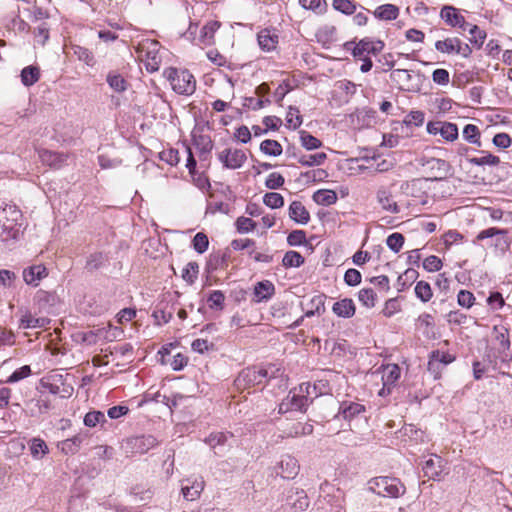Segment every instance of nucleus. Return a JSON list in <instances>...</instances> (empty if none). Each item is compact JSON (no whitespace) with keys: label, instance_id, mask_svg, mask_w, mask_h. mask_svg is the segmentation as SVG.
<instances>
[{"label":"nucleus","instance_id":"39","mask_svg":"<svg viewBox=\"0 0 512 512\" xmlns=\"http://www.w3.org/2000/svg\"><path fill=\"white\" fill-rule=\"evenodd\" d=\"M415 294L422 302H428L433 296L430 284L426 281L417 282Z\"/></svg>","mask_w":512,"mask_h":512},{"label":"nucleus","instance_id":"4","mask_svg":"<svg viewBox=\"0 0 512 512\" xmlns=\"http://www.w3.org/2000/svg\"><path fill=\"white\" fill-rule=\"evenodd\" d=\"M268 374V369L256 366L247 367L239 373L235 379V384L238 388L244 389L257 386L267 380Z\"/></svg>","mask_w":512,"mask_h":512},{"label":"nucleus","instance_id":"32","mask_svg":"<svg viewBox=\"0 0 512 512\" xmlns=\"http://www.w3.org/2000/svg\"><path fill=\"white\" fill-rule=\"evenodd\" d=\"M463 137L466 141L471 144H476L477 146H481L480 141V131L479 128L474 124H467L463 129Z\"/></svg>","mask_w":512,"mask_h":512},{"label":"nucleus","instance_id":"31","mask_svg":"<svg viewBox=\"0 0 512 512\" xmlns=\"http://www.w3.org/2000/svg\"><path fill=\"white\" fill-rule=\"evenodd\" d=\"M106 81L116 92H123L127 89L126 80L116 72H109Z\"/></svg>","mask_w":512,"mask_h":512},{"label":"nucleus","instance_id":"18","mask_svg":"<svg viewBox=\"0 0 512 512\" xmlns=\"http://www.w3.org/2000/svg\"><path fill=\"white\" fill-rule=\"evenodd\" d=\"M203 489L204 480L200 477L199 479H195L191 485L182 486L181 491L185 499L193 501L200 496Z\"/></svg>","mask_w":512,"mask_h":512},{"label":"nucleus","instance_id":"23","mask_svg":"<svg viewBox=\"0 0 512 512\" xmlns=\"http://www.w3.org/2000/svg\"><path fill=\"white\" fill-rule=\"evenodd\" d=\"M313 200L322 206H330L337 201V194L333 190L320 189L313 194Z\"/></svg>","mask_w":512,"mask_h":512},{"label":"nucleus","instance_id":"40","mask_svg":"<svg viewBox=\"0 0 512 512\" xmlns=\"http://www.w3.org/2000/svg\"><path fill=\"white\" fill-rule=\"evenodd\" d=\"M260 150L270 156H278L282 153V146L275 140H264L260 144Z\"/></svg>","mask_w":512,"mask_h":512},{"label":"nucleus","instance_id":"5","mask_svg":"<svg viewBox=\"0 0 512 512\" xmlns=\"http://www.w3.org/2000/svg\"><path fill=\"white\" fill-rule=\"evenodd\" d=\"M446 461L438 455H431L427 460L423 462L424 476L434 481H440L446 470Z\"/></svg>","mask_w":512,"mask_h":512},{"label":"nucleus","instance_id":"28","mask_svg":"<svg viewBox=\"0 0 512 512\" xmlns=\"http://www.w3.org/2000/svg\"><path fill=\"white\" fill-rule=\"evenodd\" d=\"M48 446L44 440L33 438L30 441V453L35 459H42L48 453Z\"/></svg>","mask_w":512,"mask_h":512},{"label":"nucleus","instance_id":"25","mask_svg":"<svg viewBox=\"0 0 512 512\" xmlns=\"http://www.w3.org/2000/svg\"><path fill=\"white\" fill-rule=\"evenodd\" d=\"M274 291V286L269 281H261L254 287V296L256 302L268 300Z\"/></svg>","mask_w":512,"mask_h":512},{"label":"nucleus","instance_id":"17","mask_svg":"<svg viewBox=\"0 0 512 512\" xmlns=\"http://www.w3.org/2000/svg\"><path fill=\"white\" fill-rule=\"evenodd\" d=\"M290 219L305 225L310 220V213L301 202L294 201L290 204Z\"/></svg>","mask_w":512,"mask_h":512},{"label":"nucleus","instance_id":"44","mask_svg":"<svg viewBox=\"0 0 512 512\" xmlns=\"http://www.w3.org/2000/svg\"><path fill=\"white\" fill-rule=\"evenodd\" d=\"M104 422H106V418L101 411H90L84 417V425L87 427H95Z\"/></svg>","mask_w":512,"mask_h":512},{"label":"nucleus","instance_id":"58","mask_svg":"<svg viewBox=\"0 0 512 512\" xmlns=\"http://www.w3.org/2000/svg\"><path fill=\"white\" fill-rule=\"evenodd\" d=\"M344 281L348 286H356L361 282V273L356 269H348L345 272Z\"/></svg>","mask_w":512,"mask_h":512},{"label":"nucleus","instance_id":"22","mask_svg":"<svg viewBox=\"0 0 512 512\" xmlns=\"http://www.w3.org/2000/svg\"><path fill=\"white\" fill-rule=\"evenodd\" d=\"M20 77L22 84L26 87H30L39 80L40 69L34 65L26 66L22 69Z\"/></svg>","mask_w":512,"mask_h":512},{"label":"nucleus","instance_id":"47","mask_svg":"<svg viewBox=\"0 0 512 512\" xmlns=\"http://www.w3.org/2000/svg\"><path fill=\"white\" fill-rule=\"evenodd\" d=\"M263 202L270 208H279L284 204V198L276 192H269L264 195Z\"/></svg>","mask_w":512,"mask_h":512},{"label":"nucleus","instance_id":"15","mask_svg":"<svg viewBox=\"0 0 512 512\" xmlns=\"http://www.w3.org/2000/svg\"><path fill=\"white\" fill-rule=\"evenodd\" d=\"M335 315L341 318H351L355 315L356 307L351 298H343L332 306Z\"/></svg>","mask_w":512,"mask_h":512},{"label":"nucleus","instance_id":"11","mask_svg":"<svg viewBox=\"0 0 512 512\" xmlns=\"http://www.w3.org/2000/svg\"><path fill=\"white\" fill-rule=\"evenodd\" d=\"M376 199L383 210L392 214H398L400 212V207L393 201L392 193L386 187H380L377 190Z\"/></svg>","mask_w":512,"mask_h":512},{"label":"nucleus","instance_id":"14","mask_svg":"<svg viewBox=\"0 0 512 512\" xmlns=\"http://www.w3.org/2000/svg\"><path fill=\"white\" fill-rule=\"evenodd\" d=\"M400 377V368L396 364H388L383 368L382 380H383V388L379 392L380 395L385 394V390L387 389V393H390V387L395 384V382Z\"/></svg>","mask_w":512,"mask_h":512},{"label":"nucleus","instance_id":"37","mask_svg":"<svg viewBox=\"0 0 512 512\" xmlns=\"http://www.w3.org/2000/svg\"><path fill=\"white\" fill-rule=\"evenodd\" d=\"M364 160L368 163V165L366 167L369 168V170L374 171V172H385L392 168V163L387 160L377 161V158H375V157H372V158L365 157Z\"/></svg>","mask_w":512,"mask_h":512},{"label":"nucleus","instance_id":"48","mask_svg":"<svg viewBox=\"0 0 512 512\" xmlns=\"http://www.w3.org/2000/svg\"><path fill=\"white\" fill-rule=\"evenodd\" d=\"M386 244L393 252L397 253L404 244V236L401 233H392L387 237Z\"/></svg>","mask_w":512,"mask_h":512},{"label":"nucleus","instance_id":"3","mask_svg":"<svg viewBox=\"0 0 512 512\" xmlns=\"http://www.w3.org/2000/svg\"><path fill=\"white\" fill-rule=\"evenodd\" d=\"M163 76L170 82L172 89L178 94L191 95L196 89V80L187 70L168 67L164 70Z\"/></svg>","mask_w":512,"mask_h":512},{"label":"nucleus","instance_id":"63","mask_svg":"<svg viewBox=\"0 0 512 512\" xmlns=\"http://www.w3.org/2000/svg\"><path fill=\"white\" fill-rule=\"evenodd\" d=\"M512 139L506 133H498L493 137V144L498 148H508L511 146Z\"/></svg>","mask_w":512,"mask_h":512},{"label":"nucleus","instance_id":"26","mask_svg":"<svg viewBox=\"0 0 512 512\" xmlns=\"http://www.w3.org/2000/svg\"><path fill=\"white\" fill-rule=\"evenodd\" d=\"M482 156L468 158V162L474 166H497L500 163V158L486 151H480Z\"/></svg>","mask_w":512,"mask_h":512},{"label":"nucleus","instance_id":"51","mask_svg":"<svg viewBox=\"0 0 512 512\" xmlns=\"http://www.w3.org/2000/svg\"><path fill=\"white\" fill-rule=\"evenodd\" d=\"M31 375V368L29 365H24L16 369L7 379V383H15Z\"/></svg>","mask_w":512,"mask_h":512},{"label":"nucleus","instance_id":"24","mask_svg":"<svg viewBox=\"0 0 512 512\" xmlns=\"http://www.w3.org/2000/svg\"><path fill=\"white\" fill-rule=\"evenodd\" d=\"M399 15V8L393 4H384L376 8L374 16L381 20H395Z\"/></svg>","mask_w":512,"mask_h":512},{"label":"nucleus","instance_id":"33","mask_svg":"<svg viewBox=\"0 0 512 512\" xmlns=\"http://www.w3.org/2000/svg\"><path fill=\"white\" fill-rule=\"evenodd\" d=\"M294 495L296 498L292 502V508L296 512H301L309 507V499L307 493L303 489H296Z\"/></svg>","mask_w":512,"mask_h":512},{"label":"nucleus","instance_id":"49","mask_svg":"<svg viewBox=\"0 0 512 512\" xmlns=\"http://www.w3.org/2000/svg\"><path fill=\"white\" fill-rule=\"evenodd\" d=\"M71 50L80 61H83L86 64H91L93 62V55L87 48L79 45H72Z\"/></svg>","mask_w":512,"mask_h":512},{"label":"nucleus","instance_id":"61","mask_svg":"<svg viewBox=\"0 0 512 512\" xmlns=\"http://www.w3.org/2000/svg\"><path fill=\"white\" fill-rule=\"evenodd\" d=\"M284 177L276 172L271 173L266 179V186L269 189H277L284 184Z\"/></svg>","mask_w":512,"mask_h":512},{"label":"nucleus","instance_id":"21","mask_svg":"<svg viewBox=\"0 0 512 512\" xmlns=\"http://www.w3.org/2000/svg\"><path fill=\"white\" fill-rule=\"evenodd\" d=\"M83 440L84 436L79 434L59 442L58 447L65 454H75L79 451Z\"/></svg>","mask_w":512,"mask_h":512},{"label":"nucleus","instance_id":"56","mask_svg":"<svg viewBox=\"0 0 512 512\" xmlns=\"http://www.w3.org/2000/svg\"><path fill=\"white\" fill-rule=\"evenodd\" d=\"M236 226L239 232L247 233L256 227V223L252 219L242 216L237 219Z\"/></svg>","mask_w":512,"mask_h":512},{"label":"nucleus","instance_id":"46","mask_svg":"<svg viewBox=\"0 0 512 512\" xmlns=\"http://www.w3.org/2000/svg\"><path fill=\"white\" fill-rule=\"evenodd\" d=\"M30 403L34 404V406L36 408V410H34V409L31 410L32 416L36 415L37 413L38 414L47 413L52 408L50 400L46 399V398L40 397L38 399H32L30 401Z\"/></svg>","mask_w":512,"mask_h":512},{"label":"nucleus","instance_id":"50","mask_svg":"<svg viewBox=\"0 0 512 512\" xmlns=\"http://www.w3.org/2000/svg\"><path fill=\"white\" fill-rule=\"evenodd\" d=\"M224 300V293L220 290H215L208 297L209 307L212 309L216 308L221 310L223 309Z\"/></svg>","mask_w":512,"mask_h":512},{"label":"nucleus","instance_id":"42","mask_svg":"<svg viewBox=\"0 0 512 512\" xmlns=\"http://www.w3.org/2000/svg\"><path fill=\"white\" fill-rule=\"evenodd\" d=\"M469 34L471 35L470 42L477 48H481L487 36L486 32L477 25H473L469 28Z\"/></svg>","mask_w":512,"mask_h":512},{"label":"nucleus","instance_id":"35","mask_svg":"<svg viewBox=\"0 0 512 512\" xmlns=\"http://www.w3.org/2000/svg\"><path fill=\"white\" fill-rule=\"evenodd\" d=\"M105 261L106 256L102 252H94L88 256L85 268L91 272L98 270Z\"/></svg>","mask_w":512,"mask_h":512},{"label":"nucleus","instance_id":"38","mask_svg":"<svg viewBox=\"0 0 512 512\" xmlns=\"http://www.w3.org/2000/svg\"><path fill=\"white\" fill-rule=\"evenodd\" d=\"M277 36L270 35L269 31H261L258 34V43L263 50L270 51L275 48Z\"/></svg>","mask_w":512,"mask_h":512},{"label":"nucleus","instance_id":"30","mask_svg":"<svg viewBox=\"0 0 512 512\" xmlns=\"http://www.w3.org/2000/svg\"><path fill=\"white\" fill-rule=\"evenodd\" d=\"M358 300L367 308H373L377 301V294L372 288H363L358 292Z\"/></svg>","mask_w":512,"mask_h":512},{"label":"nucleus","instance_id":"57","mask_svg":"<svg viewBox=\"0 0 512 512\" xmlns=\"http://www.w3.org/2000/svg\"><path fill=\"white\" fill-rule=\"evenodd\" d=\"M500 234H507V231L504 229H498L495 227H491V228L480 231L476 236V240L482 241L484 239L494 238L495 236H499Z\"/></svg>","mask_w":512,"mask_h":512},{"label":"nucleus","instance_id":"2","mask_svg":"<svg viewBox=\"0 0 512 512\" xmlns=\"http://www.w3.org/2000/svg\"><path fill=\"white\" fill-rule=\"evenodd\" d=\"M368 488L373 493L388 498H398L405 494L406 487L395 477L380 476L368 482Z\"/></svg>","mask_w":512,"mask_h":512},{"label":"nucleus","instance_id":"8","mask_svg":"<svg viewBox=\"0 0 512 512\" xmlns=\"http://www.w3.org/2000/svg\"><path fill=\"white\" fill-rule=\"evenodd\" d=\"M384 48V43L380 40L372 41L370 39H362L353 49V55L355 57H362L365 54L376 55L380 53Z\"/></svg>","mask_w":512,"mask_h":512},{"label":"nucleus","instance_id":"64","mask_svg":"<svg viewBox=\"0 0 512 512\" xmlns=\"http://www.w3.org/2000/svg\"><path fill=\"white\" fill-rule=\"evenodd\" d=\"M432 79L436 84L447 85L449 83V72L446 69H436L432 73Z\"/></svg>","mask_w":512,"mask_h":512},{"label":"nucleus","instance_id":"12","mask_svg":"<svg viewBox=\"0 0 512 512\" xmlns=\"http://www.w3.org/2000/svg\"><path fill=\"white\" fill-rule=\"evenodd\" d=\"M48 275L47 269L44 265H32L23 270V279L26 284L34 287L39 285L40 280Z\"/></svg>","mask_w":512,"mask_h":512},{"label":"nucleus","instance_id":"41","mask_svg":"<svg viewBox=\"0 0 512 512\" xmlns=\"http://www.w3.org/2000/svg\"><path fill=\"white\" fill-rule=\"evenodd\" d=\"M332 6L335 10L345 14L352 15L356 11V4L351 0H333Z\"/></svg>","mask_w":512,"mask_h":512},{"label":"nucleus","instance_id":"53","mask_svg":"<svg viewBox=\"0 0 512 512\" xmlns=\"http://www.w3.org/2000/svg\"><path fill=\"white\" fill-rule=\"evenodd\" d=\"M160 158H161V160L167 162L171 166L177 165L180 161V156H179L178 150L172 149V148L163 150L160 153Z\"/></svg>","mask_w":512,"mask_h":512},{"label":"nucleus","instance_id":"29","mask_svg":"<svg viewBox=\"0 0 512 512\" xmlns=\"http://www.w3.org/2000/svg\"><path fill=\"white\" fill-rule=\"evenodd\" d=\"M458 39L457 37L453 38H446L444 40L436 41L435 43V49L441 53L446 54H456V49L458 46Z\"/></svg>","mask_w":512,"mask_h":512},{"label":"nucleus","instance_id":"52","mask_svg":"<svg viewBox=\"0 0 512 512\" xmlns=\"http://www.w3.org/2000/svg\"><path fill=\"white\" fill-rule=\"evenodd\" d=\"M423 267L429 272H436L442 268V261L439 257L430 255L424 259Z\"/></svg>","mask_w":512,"mask_h":512},{"label":"nucleus","instance_id":"7","mask_svg":"<svg viewBox=\"0 0 512 512\" xmlns=\"http://www.w3.org/2000/svg\"><path fill=\"white\" fill-rule=\"evenodd\" d=\"M390 79L399 89L404 91H417L418 85L413 83V76L405 69H395L390 74Z\"/></svg>","mask_w":512,"mask_h":512},{"label":"nucleus","instance_id":"55","mask_svg":"<svg viewBox=\"0 0 512 512\" xmlns=\"http://www.w3.org/2000/svg\"><path fill=\"white\" fill-rule=\"evenodd\" d=\"M308 406V398L306 396L293 395L290 400V411H304Z\"/></svg>","mask_w":512,"mask_h":512},{"label":"nucleus","instance_id":"13","mask_svg":"<svg viewBox=\"0 0 512 512\" xmlns=\"http://www.w3.org/2000/svg\"><path fill=\"white\" fill-rule=\"evenodd\" d=\"M128 443L132 446L135 452L143 454L158 444V440L153 435H141L130 438Z\"/></svg>","mask_w":512,"mask_h":512},{"label":"nucleus","instance_id":"20","mask_svg":"<svg viewBox=\"0 0 512 512\" xmlns=\"http://www.w3.org/2000/svg\"><path fill=\"white\" fill-rule=\"evenodd\" d=\"M325 298L323 294L312 297L306 304L307 309L305 315L310 317L314 314H323L325 312Z\"/></svg>","mask_w":512,"mask_h":512},{"label":"nucleus","instance_id":"36","mask_svg":"<svg viewBox=\"0 0 512 512\" xmlns=\"http://www.w3.org/2000/svg\"><path fill=\"white\" fill-rule=\"evenodd\" d=\"M440 135L447 141H454L458 138V128L454 123L443 122L439 128Z\"/></svg>","mask_w":512,"mask_h":512},{"label":"nucleus","instance_id":"10","mask_svg":"<svg viewBox=\"0 0 512 512\" xmlns=\"http://www.w3.org/2000/svg\"><path fill=\"white\" fill-rule=\"evenodd\" d=\"M427 167L430 171V177L434 180L446 178L451 171L450 164L443 159L432 158L427 162Z\"/></svg>","mask_w":512,"mask_h":512},{"label":"nucleus","instance_id":"60","mask_svg":"<svg viewBox=\"0 0 512 512\" xmlns=\"http://www.w3.org/2000/svg\"><path fill=\"white\" fill-rule=\"evenodd\" d=\"M494 331L496 333V340L499 342V345L501 346L502 350L509 349L510 341L507 330L504 329L503 327L500 329L494 327Z\"/></svg>","mask_w":512,"mask_h":512},{"label":"nucleus","instance_id":"45","mask_svg":"<svg viewBox=\"0 0 512 512\" xmlns=\"http://www.w3.org/2000/svg\"><path fill=\"white\" fill-rule=\"evenodd\" d=\"M193 248L199 254L204 253L208 249L209 240L206 234L198 232L192 240Z\"/></svg>","mask_w":512,"mask_h":512},{"label":"nucleus","instance_id":"54","mask_svg":"<svg viewBox=\"0 0 512 512\" xmlns=\"http://www.w3.org/2000/svg\"><path fill=\"white\" fill-rule=\"evenodd\" d=\"M458 304L465 308H470L475 301L474 295L467 290H460L457 296Z\"/></svg>","mask_w":512,"mask_h":512},{"label":"nucleus","instance_id":"19","mask_svg":"<svg viewBox=\"0 0 512 512\" xmlns=\"http://www.w3.org/2000/svg\"><path fill=\"white\" fill-rule=\"evenodd\" d=\"M48 323L46 318H35L31 315L28 310L22 312L19 328L22 329H30V328H41L44 327L45 324Z\"/></svg>","mask_w":512,"mask_h":512},{"label":"nucleus","instance_id":"6","mask_svg":"<svg viewBox=\"0 0 512 512\" xmlns=\"http://www.w3.org/2000/svg\"><path fill=\"white\" fill-rule=\"evenodd\" d=\"M246 159V154L241 149L226 148L218 153V160L227 169L234 170L242 167Z\"/></svg>","mask_w":512,"mask_h":512},{"label":"nucleus","instance_id":"1","mask_svg":"<svg viewBox=\"0 0 512 512\" xmlns=\"http://www.w3.org/2000/svg\"><path fill=\"white\" fill-rule=\"evenodd\" d=\"M21 211L15 205L0 207V239L6 244L16 241L21 234Z\"/></svg>","mask_w":512,"mask_h":512},{"label":"nucleus","instance_id":"62","mask_svg":"<svg viewBox=\"0 0 512 512\" xmlns=\"http://www.w3.org/2000/svg\"><path fill=\"white\" fill-rule=\"evenodd\" d=\"M306 233L303 230L290 231V246L306 245Z\"/></svg>","mask_w":512,"mask_h":512},{"label":"nucleus","instance_id":"59","mask_svg":"<svg viewBox=\"0 0 512 512\" xmlns=\"http://www.w3.org/2000/svg\"><path fill=\"white\" fill-rule=\"evenodd\" d=\"M430 356L443 367L455 359L451 354L439 350L433 351Z\"/></svg>","mask_w":512,"mask_h":512},{"label":"nucleus","instance_id":"16","mask_svg":"<svg viewBox=\"0 0 512 512\" xmlns=\"http://www.w3.org/2000/svg\"><path fill=\"white\" fill-rule=\"evenodd\" d=\"M440 17L451 27L465 25V18L453 6H444L441 9Z\"/></svg>","mask_w":512,"mask_h":512},{"label":"nucleus","instance_id":"9","mask_svg":"<svg viewBox=\"0 0 512 512\" xmlns=\"http://www.w3.org/2000/svg\"><path fill=\"white\" fill-rule=\"evenodd\" d=\"M39 158L43 164L53 169H60L66 164L68 155L50 150H41L39 151Z\"/></svg>","mask_w":512,"mask_h":512},{"label":"nucleus","instance_id":"43","mask_svg":"<svg viewBox=\"0 0 512 512\" xmlns=\"http://www.w3.org/2000/svg\"><path fill=\"white\" fill-rule=\"evenodd\" d=\"M199 273V266L196 262H189L182 271V278L189 284L194 283Z\"/></svg>","mask_w":512,"mask_h":512},{"label":"nucleus","instance_id":"27","mask_svg":"<svg viewBox=\"0 0 512 512\" xmlns=\"http://www.w3.org/2000/svg\"><path fill=\"white\" fill-rule=\"evenodd\" d=\"M299 141L306 150H314L321 147L322 142L305 130L298 131Z\"/></svg>","mask_w":512,"mask_h":512},{"label":"nucleus","instance_id":"34","mask_svg":"<svg viewBox=\"0 0 512 512\" xmlns=\"http://www.w3.org/2000/svg\"><path fill=\"white\" fill-rule=\"evenodd\" d=\"M364 411V406L358 403H343L340 407V413L344 419H351Z\"/></svg>","mask_w":512,"mask_h":512}]
</instances>
